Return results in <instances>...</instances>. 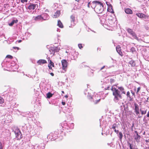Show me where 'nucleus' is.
<instances>
[{"mask_svg":"<svg viewBox=\"0 0 149 149\" xmlns=\"http://www.w3.org/2000/svg\"><path fill=\"white\" fill-rule=\"evenodd\" d=\"M118 89H116L115 88H113V86L111 87V90L113 92V95L114 96L113 101L116 102H118L119 101L122 99L121 94H125V92L123 87H120L118 88Z\"/></svg>","mask_w":149,"mask_h":149,"instance_id":"f257e3e1","label":"nucleus"},{"mask_svg":"<svg viewBox=\"0 0 149 149\" xmlns=\"http://www.w3.org/2000/svg\"><path fill=\"white\" fill-rule=\"evenodd\" d=\"M103 3L98 1H92L91 4V7L97 13H102L104 11Z\"/></svg>","mask_w":149,"mask_h":149,"instance_id":"f03ea898","label":"nucleus"},{"mask_svg":"<svg viewBox=\"0 0 149 149\" xmlns=\"http://www.w3.org/2000/svg\"><path fill=\"white\" fill-rule=\"evenodd\" d=\"M39 2V1H38L37 2H36V3H38ZM38 7V4H33V3H30L28 7V8L30 10H33L35 9H37Z\"/></svg>","mask_w":149,"mask_h":149,"instance_id":"7ed1b4c3","label":"nucleus"},{"mask_svg":"<svg viewBox=\"0 0 149 149\" xmlns=\"http://www.w3.org/2000/svg\"><path fill=\"white\" fill-rule=\"evenodd\" d=\"M15 133L16 135V136L17 139H20L22 137V136L20 131L19 129H16Z\"/></svg>","mask_w":149,"mask_h":149,"instance_id":"20e7f679","label":"nucleus"},{"mask_svg":"<svg viewBox=\"0 0 149 149\" xmlns=\"http://www.w3.org/2000/svg\"><path fill=\"white\" fill-rule=\"evenodd\" d=\"M61 63L62 69L65 71H66L68 66V62L66 60L63 59L61 61Z\"/></svg>","mask_w":149,"mask_h":149,"instance_id":"39448f33","label":"nucleus"},{"mask_svg":"<svg viewBox=\"0 0 149 149\" xmlns=\"http://www.w3.org/2000/svg\"><path fill=\"white\" fill-rule=\"evenodd\" d=\"M88 99L89 100H90L91 101L93 102L95 104H97L100 100V99L96 100L95 99V97H93L90 95L88 96Z\"/></svg>","mask_w":149,"mask_h":149,"instance_id":"423d86ee","label":"nucleus"},{"mask_svg":"<svg viewBox=\"0 0 149 149\" xmlns=\"http://www.w3.org/2000/svg\"><path fill=\"white\" fill-rule=\"evenodd\" d=\"M127 32L135 39L137 38L136 34L133 31V30L130 28H128L127 30Z\"/></svg>","mask_w":149,"mask_h":149,"instance_id":"0eeeda50","label":"nucleus"},{"mask_svg":"<svg viewBox=\"0 0 149 149\" xmlns=\"http://www.w3.org/2000/svg\"><path fill=\"white\" fill-rule=\"evenodd\" d=\"M135 132L136 133V135L134 136V139L135 141L138 143L140 141V139L141 138L140 136L139 135L137 132L136 131H135Z\"/></svg>","mask_w":149,"mask_h":149,"instance_id":"6e6552de","label":"nucleus"},{"mask_svg":"<svg viewBox=\"0 0 149 149\" xmlns=\"http://www.w3.org/2000/svg\"><path fill=\"white\" fill-rule=\"evenodd\" d=\"M42 19L43 20H46V18H44L42 15H38L34 17V20L35 21H37L38 20H41Z\"/></svg>","mask_w":149,"mask_h":149,"instance_id":"1a4fd4ad","label":"nucleus"},{"mask_svg":"<svg viewBox=\"0 0 149 149\" xmlns=\"http://www.w3.org/2000/svg\"><path fill=\"white\" fill-rule=\"evenodd\" d=\"M116 50L117 52L121 56H123V54L121 52V47L119 45H118L116 47Z\"/></svg>","mask_w":149,"mask_h":149,"instance_id":"9d476101","label":"nucleus"},{"mask_svg":"<svg viewBox=\"0 0 149 149\" xmlns=\"http://www.w3.org/2000/svg\"><path fill=\"white\" fill-rule=\"evenodd\" d=\"M134 105L135 107L134 110L135 112L136 115H138L139 114V106L136 103H135L134 104Z\"/></svg>","mask_w":149,"mask_h":149,"instance_id":"9b49d317","label":"nucleus"},{"mask_svg":"<svg viewBox=\"0 0 149 149\" xmlns=\"http://www.w3.org/2000/svg\"><path fill=\"white\" fill-rule=\"evenodd\" d=\"M46 61L44 59H40L38 60L37 63L38 65H41L42 64H46L47 63Z\"/></svg>","mask_w":149,"mask_h":149,"instance_id":"f8f14e48","label":"nucleus"},{"mask_svg":"<svg viewBox=\"0 0 149 149\" xmlns=\"http://www.w3.org/2000/svg\"><path fill=\"white\" fill-rule=\"evenodd\" d=\"M125 13L128 14H132L133 13L132 10L130 8H126L125 9Z\"/></svg>","mask_w":149,"mask_h":149,"instance_id":"ddd939ff","label":"nucleus"},{"mask_svg":"<svg viewBox=\"0 0 149 149\" xmlns=\"http://www.w3.org/2000/svg\"><path fill=\"white\" fill-rule=\"evenodd\" d=\"M127 98H129L130 101H132L133 100V97L131 96L130 95V93L129 91L127 92Z\"/></svg>","mask_w":149,"mask_h":149,"instance_id":"4468645a","label":"nucleus"},{"mask_svg":"<svg viewBox=\"0 0 149 149\" xmlns=\"http://www.w3.org/2000/svg\"><path fill=\"white\" fill-rule=\"evenodd\" d=\"M61 14L60 10H57L56 12L55 13L54 15V17L57 18L59 17Z\"/></svg>","mask_w":149,"mask_h":149,"instance_id":"2eb2a0df","label":"nucleus"},{"mask_svg":"<svg viewBox=\"0 0 149 149\" xmlns=\"http://www.w3.org/2000/svg\"><path fill=\"white\" fill-rule=\"evenodd\" d=\"M70 21L74 23L75 21V17L74 15H72L70 16Z\"/></svg>","mask_w":149,"mask_h":149,"instance_id":"dca6fc26","label":"nucleus"},{"mask_svg":"<svg viewBox=\"0 0 149 149\" xmlns=\"http://www.w3.org/2000/svg\"><path fill=\"white\" fill-rule=\"evenodd\" d=\"M129 63L131 67H134L136 65V63L134 61L132 60L130 61Z\"/></svg>","mask_w":149,"mask_h":149,"instance_id":"f3484780","label":"nucleus"},{"mask_svg":"<svg viewBox=\"0 0 149 149\" xmlns=\"http://www.w3.org/2000/svg\"><path fill=\"white\" fill-rule=\"evenodd\" d=\"M136 16L140 18H143L144 14L142 13H138L136 14Z\"/></svg>","mask_w":149,"mask_h":149,"instance_id":"a211bd4d","label":"nucleus"},{"mask_svg":"<svg viewBox=\"0 0 149 149\" xmlns=\"http://www.w3.org/2000/svg\"><path fill=\"white\" fill-rule=\"evenodd\" d=\"M58 25L60 28H62L63 27V25L62 23L60 20L58 21Z\"/></svg>","mask_w":149,"mask_h":149,"instance_id":"6ab92c4d","label":"nucleus"},{"mask_svg":"<svg viewBox=\"0 0 149 149\" xmlns=\"http://www.w3.org/2000/svg\"><path fill=\"white\" fill-rule=\"evenodd\" d=\"M18 22V20H13L12 22L9 23V25L10 26H12L15 23H17Z\"/></svg>","mask_w":149,"mask_h":149,"instance_id":"aec40b11","label":"nucleus"},{"mask_svg":"<svg viewBox=\"0 0 149 149\" xmlns=\"http://www.w3.org/2000/svg\"><path fill=\"white\" fill-rule=\"evenodd\" d=\"M53 94L51 93L50 92H48L47 94V97L48 98H49L50 97H52L53 96Z\"/></svg>","mask_w":149,"mask_h":149,"instance_id":"412c9836","label":"nucleus"},{"mask_svg":"<svg viewBox=\"0 0 149 149\" xmlns=\"http://www.w3.org/2000/svg\"><path fill=\"white\" fill-rule=\"evenodd\" d=\"M146 21H148L149 20V16L146 15L144 14L143 17Z\"/></svg>","mask_w":149,"mask_h":149,"instance_id":"4be33fe9","label":"nucleus"},{"mask_svg":"<svg viewBox=\"0 0 149 149\" xmlns=\"http://www.w3.org/2000/svg\"><path fill=\"white\" fill-rule=\"evenodd\" d=\"M48 61L49 62V63L51 65H52L53 67H54V63L52 62L51 60H50V58H49V60H48Z\"/></svg>","mask_w":149,"mask_h":149,"instance_id":"5701e85b","label":"nucleus"},{"mask_svg":"<svg viewBox=\"0 0 149 149\" xmlns=\"http://www.w3.org/2000/svg\"><path fill=\"white\" fill-rule=\"evenodd\" d=\"M4 102V100L3 99L2 97L0 96V103L1 104H3Z\"/></svg>","mask_w":149,"mask_h":149,"instance_id":"b1692460","label":"nucleus"},{"mask_svg":"<svg viewBox=\"0 0 149 149\" xmlns=\"http://www.w3.org/2000/svg\"><path fill=\"white\" fill-rule=\"evenodd\" d=\"M55 49L54 48H52L49 50V51L52 53V54H54L55 53Z\"/></svg>","mask_w":149,"mask_h":149,"instance_id":"393cba45","label":"nucleus"},{"mask_svg":"<svg viewBox=\"0 0 149 149\" xmlns=\"http://www.w3.org/2000/svg\"><path fill=\"white\" fill-rule=\"evenodd\" d=\"M119 138L120 140L121 141L123 137V135L121 132L119 133Z\"/></svg>","mask_w":149,"mask_h":149,"instance_id":"a878e982","label":"nucleus"},{"mask_svg":"<svg viewBox=\"0 0 149 149\" xmlns=\"http://www.w3.org/2000/svg\"><path fill=\"white\" fill-rule=\"evenodd\" d=\"M48 16H49L48 15V14L46 13H45L43 15V17H44V18H47L46 20H48Z\"/></svg>","mask_w":149,"mask_h":149,"instance_id":"bb28decb","label":"nucleus"},{"mask_svg":"<svg viewBox=\"0 0 149 149\" xmlns=\"http://www.w3.org/2000/svg\"><path fill=\"white\" fill-rule=\"evenodd\" d=\"M78 46L79 48L81 49L83 48V44H79L78 45Z\"/></svg>","mask_w":149,"mask_h":149,"instance_id":"cd10ccee","label":"nucleus"},{"mask_svg":"<svg viewBox=\"0 0 149 149\" xmlns=\"http://www.w3.org/2000/svg\"><path fill=\"white\" fill-rule=\"evenodd\" d=\"M6 58H10V59H12L13 58V56H12L8 55H7L6 56Z\"/></svg>","mask_w":149,"mask_h":149,"instance_id":"c85d7f7f","label":"nucleus"},{"mask_svg":"<svg viewBox=\"0 0 149 149\" xmlns=\"http://www.w3.org/2000/svg\"><path fill=\"white\" fill-rule=\"evenodd\" d=\"M130 51L132 53H133L134 52H135V48L134 47H132L131 48V49H130Z\"/></svg>","mask_w":149,"mask_h":149,"instance_id":"c756f323","label":"nucleus"},{"mask_svg":"<svg viewBox=\"0 0 149 149\" xmlns=\"http://www.w3.org/2000/svg\"><path fill=\"white\" fill-rule=\"evenodd\" d=\"M115 81V80L113 79H110V82L111 84L114 83Z\"/></svg>","mask_w":149,"mask_h":149,"instance_id":"7c9ffc66","label":"nucleus"},{"mask_svg":"<svg viewBox=\"0 0 149 149\" xmlns=\"http://www.w3.org/2000/svg\"><path fill=\"white\" fill-rule=\"evenodd\" d=\"M141 88L140 87H138L137 88V91H136V93L137 94H138V93H139V91L140 90Z\"/></svg>","mask_w":149,"mask_h":149,"instance_id":"2f4dec72","label":"nucleus"},{"mask_svg":"<svg viewBox=\"0 0 149 149\" xmlns=\"http://www.w3.org/2000/svg\"><path fill=\"white\" fill-rule=\"evenodd\" d=\"M141 111V113L142 115L145 114L146 113V110L145 111L142 110Z\"/></svg>","mask_w":149,"mask_h":149,"instance_id":"473e14b6","label":"nucleus"},{"mask_svg":"<svg viewBox=\"0 0 149 149\" xmlns=\"http://www.w3.org/2000/svg\"><path fill=\"white\" fill-rule=\"evenodd\" d=\"M21 2L22 3H26L27 2V0H21Z\"/></svg>","mask_w":149,"mask_h":149,"instance_id":"72a5a7b5","label":"nucleus"},{"mask_svg":"<svg viewBox=\"0 0 149 149\" xmlns=\"http://www.w3.org/2000/svg\"><path fill=\"white\" fill-rule=\"evenodd\" d=\"M116 124H113L112 125V128L113 129H114V130H115V129H116Z\"/></svg>","mask_w":149,"mask_h":149,"instance_id":"f704fd0d","label":"nucleus"},{"mask_svg":"<svg viewBox=\"0 0 149 149\" xmlns=\"http://www.w3.org/2000/svg\"><path fill=\"white\" fill-rule=\"evenodd\" d=\"M130 91H131V93H132V95H133V96H134V97H135V93H134V92L133 91H132V90H131Z\"/></svg>","mask_w":149,"mask_h":149,"instance_id":"c9c22d12","label":"nucleus"},{"mask_svg":"<svg viewBox=\"0 0 149 149\" xmlns=\"http://www.w3.org/2000/svg\"><path fill=\"white\" fill-rule=\"evenodd\" d=\"M51 66V65H50L49 64L48 65L49 69L50 70H52V67Z\"/></svg>","mask_w":149,"mask_h":149,"instance_id":"e433bc0d","label":"nucleus"},{"mask_svg":"<svg viewBox=\"0 0 149 149\" xmlns=\"http://www.w3.org/2000/svg\"><path fill=\"white\" fill-rule=\"evenodd\" d=\"M91 4H92V3H91L90 2L88 3V8H90V6H91Z\"/></svg>","mask_w":149,"mask_h":149,"instance_id":"4c0bfd02","label":"nucleus"},{"mask_svg":"<svg viewBox=\"0 0 149 149\" xmlns=\"http://www.w3.org/2000/svg\"><path fill=\"white\" fill-rule=\"evenodd\" d=\"M0 149H3L2 144L1 142H0Z\"/></svg>","mask_w":149,"mask_h":149,"instance_id":"58836bf2","label":"nucleus"},{"mask_svg":"<svg viewBox=\"0 0 149 149\" xmlns=\"http://www.w3.org/2000/svg\"><path fill=\"white\" fill-rule=\"evenodd\" d=\"M132 144H131L130 143H129V146L130 149H133L132 148Z\"/></svg>","mask_w":149,"mask_h":149,"instance_id":"ea45409f","label":"nucleus"},{"mask_svg":"<svg viewBox=\"0 0 149 149\" xmlns=\"http://www.w3.org/2000/svg\"><path fill=\"white\" fill-rule=\"evenodd\" d=\"M114 132H115L117 134H118L119 132V131L118 130H116V129L114 130Z\"/></svg>","mask_w":149,"mask_h":149,"instance_id":"a19ab883","label":"nucleus"},{"mask_svg":"<svg viewBox=\"0 0 149 149\" xmlns=\"http://www.w3.org/2000/svg\"><path fill=\"white\" fill-rule=\"evenodd\" d=\"M13 48L14 49H17V50H18L19 49V48L18 47H13Z\"/></svg>","mask_w":149,"mask_h":149,"instance_id":"79ce46f5","label":"nucleus"},{"mask_svg":"<svg viewBox=\"0 0 149 149\" xmlns=\"http://www.w3.org/2000/svg\"><path fill=\"white\" fill-rule=\"evenodd\" d=\"M62 104L63 105H64L65 104V102H62Z\"/></svg>","mask_w":149,"mask_h":149,"instance_id":"37998d69","label":"nucleus"},{"mask_svg":"<svg viewBox=\"0 0 149 149\" xmlns=\"http://www.w3.org/2000/svg\"><path fill=\"white\" fill-rule=\"evenodd\" d=\"M50 75L52 76H54V74L52 72H51L50 73Z\"/></svg>","mask_w":149,"mask_h":149,"instance_id":"c03bdc74","label":"nucleus"},{"mask_svg":"<svg viewBox=\"0 0 149 149\" xmlns=\"http://www.w3.org/2000/svg\"><path fill=\"white\" fill-rule=\"evenodd\" d=\"M147 116V117H149V111H148Z\"/></svg>","mask_w":149,"mask_h":149,"instance_id":"a18cd8bd","label":"nucleus"},{"mask_svg":"<svg viewBox=\"0 0 149 149\" xmlns=\"http://www.w3.org/2000/svg\"><path fill=\"white\" fill-rule=\"evenodd\" d=\"M22 41V40H18V43H20V42H21Z\"/></svg>","mask_w":149,"mask_h":149,"instance_id":"49530a36","label":"nucleus"},{"mask_svg":"<svg viewBox=\"0 0 149 149\" xmlns=\"http://www.w3.org/2000/svg\"><path fill=\"white\" fill-rule=\"evenodd\" d=\"M105 67V66H103L102 68H101L100 69V70H102V69H104V68Z\"/></svg>","mask_w":149,"mask_h":149,"instance_id":"de8ad7c7","label":"nucleus"},{"mask_svg":"<svg viewBox=\"0 0 149 149\" xmlns=\"http://www.w3.org/2000/svg\"><path fill=\"white\" fill-rule=\"evenodd\" d=\"M146 142V143H148V142H149V140H146V141H145Z\"/></svg>","mask_w":149,"mask_h":149,"instance_id":"09e8293b","label":"nucleus"},{"mask_svg":"<svg viewBox=\"0 0 149 149\" xmlns=\"http://www.w3.org/2000/svg\"><path fill=\"white\" fill-rule=\"evenodd\" d=\"M65 97L66 98H68V96L67 95H65Z\"/></svg>","mask_w":149,"mask_h":149,"instance_id":"8fccbe9b","label":"nucleus"},{"mask_svg":"<svg viewBox=\"0 0 149 149\" xmlns=\"http://www.w3.org/2000/svg\"><path fill=\"white\" fill-rule=\"evenodd\" d=\"M141 117H142V116H138V118H141Z\"/></svg>","mask_w":149,"mask_h":149,"instance_id":"3c124183","label":"nucleus"},{"mask_svg":"<svg viewBox=\"0 0 149 149\" xmlns=\"http://www.w3.org/2000/svg\"><path fill=\"white\" fill-rule=\"evenodd\" d=\"M146 149H149V146L148 147H146Z\"/></svg>","mask_w":149,"mask_h":149,"instance_id":"603ef678","label":"nucleus"},{"mask_svg":"<svg viewBox=\"0 0 149 149\" xmlns=\"http://www.w3.org/2000/svg\"><path fill=\"white\" fill-rule=\"evenodd\" d=\"M81 31V29H79V32L80 33V31Z\"/></svg>","mask_w":149,"mask_h":149,"instance_id":"864d4df0","label":"nucleus"},{"mask_svg":"<svg viewBox=\"0 0 149 149\" xmlns=\"http://www.w3.org/2000/svg\"><path fill=\"white\" fill-rule=\"evenodd\" d=\"M62 93H64V91H62Z\"/></svg>","mask_w":149,"mask_h":149,"instance_id":"5fc2aeb1","label":"nucleus"},{"mask_svg":"<svg viewBox=\"0 0 149 149\" xmlns=\"http://www.w3.org/2000/svg\"><path fill=\"white\" fill-rule=\"evenodd\" d=\"M134 91H136V88H135L134 89Z\"/></svg>","mask_w":149,"mask_h":149,"instance_id":"6e6d98bb","label":"nucleus"},{"mask_svg":"<svg viewBox=\"0 0 149 149\" xmlns=\"http://www.w3.org/2000/svg\"><path fill=\"white\" fill-rule=\"evenodd\" d=\"M75 0L77 1H78L79 0Z\"/></svg>","mask_w":149,"mask_h":149,"instance_id":"4d7b16f0","label":"nucleus"},{"mask_svg":"<svg viewBox=\"0 0 149 149\" xmlns=\"http://www.w3.org/2000/svg\"><path fill=\"white\" fill-rule=\"evenodd\" d=\"M145 132H144V133H143V134H145Z\"/></svg>","mask_w":149,"mask_h":149,"instance_id":"13d9d810","label":"nucleus"},{"mask_svg":"<svg viewBox=\"0 0 149 149\" xmlns=\"http://www.w3.org/2000/svg\"><path fill=\"white\" fill-rule=\"evenodd\" d=\"M109 87H108V88H107V89L109 90Z\"/></svg>","mask_w":149,"mask_h":149,"instance_id":"bf43d9fd","label":"nucleus"},{"mask_svg":"<svg viewBox=\"0 0 149 149\" xmlns=\"http://www.w3.org/2000/svg\"><path fill=\"white\" fill-rule=\"evenodd\" d=\"M66 53H67V51L66 52Z\"/></svg>","mask_w":149,"mask_h":149,"instance_id":"052dcab7","label":"nucleus"},{"mask_svg":"<svg viewBox=\"0 0 149 149\" xmlns=\"http://www.w3.org/2000/svg\"><path fill=\"white\" fill-rule=\"evenodd\" d=\"M136 149H138V148H136Z\"/></svg>","mask_w":149,"mask_h":149,"instance_id":"680f3d73","label":"nucleus"}]
</instances>
